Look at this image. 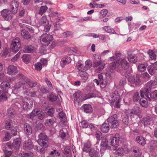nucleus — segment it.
I'll use <instances>...</instances> for the list:
<instances>
[{
	"instance_id": "nucleus-45",
	"label": "nucleus",
	"mask_w": 157,
	"mask_h": 157,
	"mask_svg": "<svg viewBox=\"0 0 157 157\" xmlns=\"http://www.w3.org/2000/svg\"><path fill=\"white\" fill-rule=\"evenodd\" d=\"M97 97L96 94L93 93H89L87 94H86L84 96V99L86 100L92 98H95Z\"/></svg>"
},
{
	"instance_id": "nucleus-15",
	"label": "nucleus",
	"mask_w": 157,
	"mask_h": 157,
	"mask_svg": "<svg viewBox=\"0 0 157 157\" xmlns=\"http://www.w3.org/2000/svg\"><path fill=\"white\" fill-rule=\"evenodd\" d=\"M24 133L27 135H31L32 132V126L28 123H25L24 125Z\"/></svg>"
},
{
	"instance_id": "nucleus-63",
	"label": "nucleus",
	"mask_w": 157,
	"mask_h": 157,
	"mask_svg": "<svg viewBox=\"0 0 157 157\" xmlns=\"http://www.w3.org/2000/svg\"><path fill=\"white\" fill-rule=\"evenodd\" d=\"M36 128L37 130H43L44 129V127L43 124L41 123H38L36 126Z\"/></svg>"
},
{
	"instance_id": "nucleus-13",
	"label": "nucleus",
	"mask_w": 157,
	"mask_h": 157,
	"mask_svg": "<svg viewBox=\"0 0 157 157\" xmlns=\"http://www.w3.org/2000/svg\"><path fill=\"white\" fill-rule=\"evenodd\" d=\"M131 151L136 157L140 156L142 154L141 149L136 146L132 147L131 149Z\"/></svg>"
},
{
	"instance_id": "nucleus-49",
	"label": "nucleus",
	"mask_w": 157,
	"mask_h": 157,
	"mask_svg": "<svg viewBox=\"0 0 157 157\" xmlns=\"http://www.w3.org/2000/svg\"><path fill=\"white\" fill-rule=\"evenodd\" d=\"M11 122L12 120L10 119H8L6 120L5 125L6 128L9 130L13 127L11 126Z\"/></svg>"
},
{
	"instance_id": "nucleus-35",
	"label": "nucleus",
	"mask_w": 157,
	"mask_h": 157,
	"mask_svg": "<svg viewBox=\"0 0 157 157\" xmlns=\"http://www.w3.org/2000/svg\"><path fill=\"white\" fill-rule=\"evenodd\" d=\"M102 29L107 33L113 34L116 33L115 30L111 28L110 26H104L102 27Z\"/></svg>"
},
{
	"instance_id": "nucleus-34",
	"label": "nucleus",
	"mask_w": 157,
	"mask_h": 157,
	"mask_svg": "<svg viewBox=\"0 0 157 157\" xmlns=\"http://www.w3.org/2000/svg\"><path fill=\"white\" fill-rule=\"evenodd\" d=\"M78 74L82 79L83 82H85L88 78V74L86 71H84V72H79Z\"/></svg>"
},
{
	"instance_id": "nucleus-36",
	"label": "nucleus",
	"mask_w": 157,
	"mask_h": 157,
	"mask_svg": "<svg viewBox=\"0 0 157 157\" xmlns=\"http://www.w3.org/2000/svg\"><path fill=\"white\" fill-rule=\"evenodd\" d=\"M150 99H148L149 101L151 100V98L155 100H157V90H155L149 94Z\"/></svg>"
},
{
	"instance_id": "nucleus-59",
	"label": "nucleus",
	"mask_w": 157,
	"mask_h": 157,
	"mask_svg": "<svg viewBox=\"0 0 157 157\" xmlns=\"http://www.w3.org/2000/svg\"><path fill=\"white\" fill-rule=\"evenodd\" d=\"M140 113V110H136V109L132 110L130 113L131 116H133L134 115H139Z\"/></svg>"
},
{
	"instance_id": "nucleus-2",
	"label": "nucleus",
	"mask_w": 157,
	"mask_h": 157,
	"mask_svg": "<svg viewBox=\"0 0 157 157\" xmlns=\"http://www.w3.org/2000/svg\"><path fill=\"white\" fill-rule=\"evenodd\" d=\"M155 82L151 80L148 82L145 86L144 88L141 89L140 91V95L141 97H144V95L148 99H150L149 94L151 91V90L155 87Z\"/></svg>"
},
{
	"instance_id": "nucleus-6",
	"label": "nucleus",
	"mask_w": 157,
	"mask_h": 157,
	"mask_svg": "<svg viewBox=\"0 0 157 157\" xmlns=\"http://www.w3.org/2000/svg\"><path fill=\"white\" fill-rule=\"evenodd\" d=\"M120 71L127 70L129 67V63L124 58H120L118 61Z\"/></svg>"
},
{
	"instance_id": "nucleus-52",
	"label": "nucleus",
	"mask_w": 157,
	"mask_h": 157,
	"mask_svg": "<svg viewBox=\"0 0 157 157\" xmlns=\"http://www.w3.org/2000/svg\"><path fill=\"white\" fill-rule=\"evenodd\" d=\"M88 123L85 120L82 121L80 123V127L83 128H87L88 127Z\"/></svg>"
},
{
	"instance_id": "nucleus-29",
	"label": "nucleus",
	"mask_w": 157,
	"mask_h": 157,
	"mask_svg": "<svg viewBox=\"0 0 157 157\" xmlns=\"http://www.w3.org/2000/svg\"><path fill=\"white\" fill-rule=\"evenodd\" d=\"M137 142L140 144L144 146L146 144L145 139L141 136H138L136 138Z\"/></svg>"
},
{
	"instance_id": "nucleus-39",
	"label": "nucleus",
	"mask_w": 157,
	"mask_h": 157,
	"mask_svg": "<svg viewBox=\"0 0 157 157\" xmlns=\"http://www.w3.org/2000/svg\"><path fill=\"white\" fill-rule=\"evenodd\" d=\"M108 81V79L106 77L104 78L101 81L102 82H100L101 88H105L107 84Z\"/></svg>"
},
{
	"instance_id": "nucleus-57",
	"label": "nucleus",
	"mask_w": 157,
	"mask_h": 157,
	"mask_svg": "<svg viewBox=\"0 0 157 157\" xmlns=\"http://www.w3.org/2000/svg\"><path fill=\"white\" fill-rule=\"evenodd\" d=\"M140 98L139 94L138 92L135 93L133 96V98L134 102H137Z\"/></svg>"
},
{
	"instance_id": "nucleus-14",
	"label": "nucleus",
	"mask_w": 157,
	"mask_h": 157,
	"mask_svg": "<svg viewBox=\"0 0 157 157\" xmlns=\"http://www.w3.org/2000/svg\"><path fill=\"white\" fill-rule=\"evenodd\" d=\"M81 109L87 113H91L93 111V108L90 104H84L82 106Z\"/></svg>"
},
{
	"instance_id": "nucleus-30",
	"label": "nucleus",
	"mask_w": 157,
	"mask_h": 157,
	"mask_svg": "<svg viewBox=\"0 0 157 157\" xmlns=\"http://www.w3.org/2000/svg\"><path fill=\"white\" fill-rule=\"evenodd\" d=\"M55 122V119L52 117L51 119H47L45 122V124L46 126H51L53 124H54Z\"/></svg>"
},
{
	"instance_id": "nucleus-61",
	"label": "nucleus",
	"mask_w": 157,
	"mask_h": 157,
	"mask_svg": "<svg viewBox=\"0 0 157 157\" xmlns=\"http://www.w3.org/2000/svg\"><path fill=\"white\" fill-rule=\"evenodd\" d=\"M40 90L41 93L44 94H46L50 92V90H49L44 87H42L40 89Z\"/></svg>"
},
{
	"instance_id": "nucleus-42",
	"label": "nucleus",
	"mask_w": 157,
	"mask_h": 157,
	"mask_svg": "<svg viewBox=\"0 0 157 157\" xmlns=\"http://www.w3.org/2000/svg\"><path fill=\"white\" fill-rule=\"evenodd\" d=\"M90 147L91 144L89 142H87L85 144L84 146L82 148V150L85 152H88L90 151L89 149Z\"/></svg>"
},
{
	"instance_id": "nucleus-38",
	"label": "nucleus",
	"mask_w": 157,
	"mask_h": 157,
	"mask_svg": "<svg viewBox=\"0 0 157 157\" xmlns=\"http://www.w3.org/2000/svg\"><path fill=\"white\" fill-rule=\"evenodd\" d=\"M7 112L8 116L9 117H13L16 114L15 110L12 108L8 109Z\"/></svg>"
},
{
	"instance_id": "nucleus-10",
	"label": "nucleus",
	"mask_w": 157,
	"mask_h": 157,
	"mask_svg": "<svg viewBox=\"0 0 157 157\" xmlns=\"http://www.w3.org/2000/svg\"><path fill=\"white\" fill-rule=\"evenodd\" d=\"M39 23L40 25L44 26V29L46 31H49L50 27L49 26H47L49 24V21L47 19L46 17L44 16L42 17L40 20Z\"/></svg>"
},
{
	"instance_id": "nucleus-51",
	"label": "nucleus",
	"mask_w": 157,
	"mask_h": 157,
	"mask_svg": "<svg viewBox=\"0 0 157 157\" xmlns=\"http://www.w3.org/2000/svg\"><path fill=\"white\" fill-rule=\"evenodd\" d=\"M147 68L149 73L151 75H154L155 73V70H157V69H155V68L154 64L152 67H150L149 66L147 67Z\"/></svg>"
},
{
	"instance_id": "nucleus-33",
	"label": "nucleus",
	"mask_w": 157,
	"mask_h": 157,
	"mask_svg": "<svg viewBox=\"0 0 157 157\" xmlns=\"http://www.w3.org/2000/svg\"><path fill=\"white\" fill-rule=\"evenodd\" d=\"M76 67L80 72H84L86 71V68L83 65L79 62L76 63Z\"/></svg>"
},
{
	"instance_id": "nucleus-5",
	"label": "nucleus",
	"mask_w": 157,
	"mask_h": 157,
	"mask_svg": "<svg viewBox=\"0 0 157 157\" xmlns=\"http://www.w3.org/2000/svg\"><path fill=\"white\" fill-rule=\"evenodd\" d=\"M22 101L23 107L24 110L28 111L32 108L33 102L30 99L27 97L23 98H22Z\"/></svg>"
},
{
	"instance_id": "nucleus-41",
	"label": "nucleus",
	"mask_w": 157,
	"mask_h": 157,
	"mask_svg": "<svg viewBox=\"0 0 157 157\" xmlns=\"http://www.w3.org/2000/svg\"><path fill=\"white\" fill-rule=\"evenodd\" d=\"M116 149V148L114 149L115 150ZM124 152V148L122 147H119L118 149H117L115 153L116 154L118 155L119 156H121Z\"/></svg>"
},
{
	"instance_id": "nucleus-56",
	"label": "nucleus",
	"mask_w": 157,
	"mask_h": 157,
	"mask_svg": "<svg viewBox=\"0 0 157 157\" xmlns=\"http://www.w3.org/2000/svg\"><path fill=\"white\" fill-rule=\"evenodd\" d=\"M10 129L11 130V134L12 136H15L17 135V128L13 127Z\"/></svg>"
},
{
	"instance_id": "nucleus-23",
	"label": "nucleus",
	"mask_w": 157,
	"mask_h": 157,
	"mask_svg": "<svg viewBox=\"0 0 157 157\" xmlns=\"http://www.w3.org/2000/svg\"><path fill=\"white\" fill-rule=\"evenodd\" d=\"M7 91L0 90V101H5L7 99Z\"/></svg>"
},
{
	"instance_id": "nucleus-48",
	"label": "nucleus",
	"mask_w": 157,
	"mask_h": 157,
	"mask_svg": "<svg viewBox=\"0 0 157 157\" xmlns=\"http://www.w3.org/2000/svg\"><path fill=\"white\" fill-rule=\"evenodd\" d=\"M25 82L24 81H20L16 83L14 85L16 89H18L22 87L24 88V86L25 85Z\"/></svg>"
},
{
	"instance_id": "nucleus-46",
	"label": "nucleus",
	"mask_w": 157,
	"mask_h": 157,
	"mask_svg": "<svg viewBox=\"0 0 157 157\" xmlns=\"http://www.w3.org/2000/svg\"><path fill=\"white\" fill-rule=\"evenodd\" d=\"M129 121V118L128 116H126L122 118V124L125 126H127Z\"/></svg>"
},
{
	"instance_id": "nucleus-44",
	"label": "nucleus",
	"mask_w": 157,
	"mask_h": 157,
	"mask_svg": "<svg viewBox=\"0 0 157 157\" xmlns=\"http://www.w3.org/2000/svg\"><path fill=\"white\" fill-rule=\"evenodd\" d=\"M119 141L116 138H112L111 140V145L116 148L118 146Z\"/></svg>"
},
{
	"instance_id": "nucleus-47",
	"label": "nucleus",
	"mask_w": 157,
	"mask_h": 157,
	"mask_svg": "<svg viewBox=\"0 0 157 157\" xmlns=\"http://www.w3.org/2000/svg\"><path fill=\"white\" fill-rule=\"evenodd\" d=\"M149 55L150 57L152 59H156V56L153 50L149 49L147 52Z\"/></svg>"
},
{
	"instance_id": "nucleus-7",
	"label": "nucleus",
	"mask_w": 157,
	"mask_h": 157,
	"mask_svg": "<svg viewBox=\"0 0 157 157\" xmlns=\"http://www.w3.org/2000/svg\"><path fill=\"white\" fill-rule=\"evenodd\" d=\"M8 9H4L1 12L2 16L6 21H10L12 19L13 15Z\"/></svg>"
},
{
	"instance_id": "nucleus-16",
	"label": "nucleus",
	"mask_w": 157,
	"mask_h": 157,
	"mask_svg": "<svg viewBox=\"0 0 157 157\" xmlns=\"http://www.w3.org/2000/svg\"><path fill=\"white\" fill-rule=\"evenodd\" d=\"M17 68L13 65H10L8 67L7 73L9 75H15L17 73Z\"/></svg>"
},
{
	"instance_id": "nucleus-11",
	"label": "nucleus",
	"mask_w": 157,
	"mask_h": 157,
	"mask_svg": "<svg viewBox=\"0 0 157 157\" xmlns=\"http://www.w3.org/2000/svg\"><path fill=\"white\" fill-rule=\"evenodd\" d=\"M19 3L16 0L12 1L10 3V12L12 13L15 14L18 10Z\"/></svg>"
},
{
	"instance_id": "nucleus-31",
	"label": "nucleus",
	"mask_w": 157,
	"mask_h": 157,
	"mask_svg": "<svg viewBox=\"0 0 157 157\" xmlns=\"http://www.w3.org/2000/svg\"><path fill=\"white\" fill-rule=\"evenodd\" d=\"M0 87L4 91H7L8 89L10 87V84L6 82H2L0 85Z\"/></svg>"
},
{
	"instance_id": "nucleus-8",
	"label": "nucleus",
	"mask_w": 157,
	"mask_h": 157,
	"mask_svg": "<svg viewBox=\"0 0 157 157\" xmlns=\"http://www.w3.org/2000/svg\"><path fill=\"white\" fill-rule=\"evenodd\" d=\"M21 46L19 40H13L11 44L10 49L12 52L16 53L19 50Z\"/></svg>"
},
{
	"instance_id": "nucleus-18",
	"label": "nucleus",
	"mask_w": 157,
	"mask_h": 157,
	"mask_svg": "<svg viewBox=\"0 0 157 157\" xmlns=\"http://www.w3.org/2000/svg\"><path fill=\"white\" fill-rule=\"evenodd\" d=\"M108 143L109 141L107 139L102 140L101 143V147L100 149L101 151L102 150L105 151L107 149L109 150L110 149V147L108 145Z\"/></svg>"
},
{
	"instance_id": "nucleus-62",
	"label": "nucleus",
	"mask_w": 157,
	"mask_h": 157,
	"mask_svg": "<svg viewBox=\"0 0 157 157\" xmlns=\"http://www.w3.org/2000/svg\"><path fill=\"white\" fill-rule=\"evenodd\" d=\"M22 58L23 61L25 63H28L29 62V57L27 56V55H23Z\"/></svg>"
},
{
	"instance_id": "nucleus-40",
	"label": "nucleus",
	"mask_w": 157,
	"mask_h": 157,
	"mask_svg": "<svg viewBox=\"0 0 157 157\" xmlns=\"http://www.w3.org/2000/svg\"><path fill=\"white\" fill-rule=\"evenodd\" d=\"M147 63L140 64L138 66V69L140 72H143L145 70L147 66Z\"/></svg>"
},
{
	"instance_id": "nucleus-17",
	"label": "nucleus",
	"mask_w": 157,
	"mask_h": 157,
	"mask_svg": "<svg viewBox=\"0 0 157 157\" xmlns=\"http://www.w3.org/2000/svg\"><path fill=\"white\" fill-rule=\"evenodd\" d=\"M33 147L32 142L30 139H28L27 141L24 142L23 145V149L25 150H28Z\"/></svg>"
},
{
	"instance_id": "nucleus-60",
	"label": "nucleus",
	"mask_w": 157,
	"mask_h": 157,
	"mask_svg": "<svg viewBox=\"0 0 157 157\" xmlns=\"http://www.w3.org/2000/svg\"><path fill=\"white\" fill-rule=\"evenodd\" d=\"M11 139L10 134L9 132H6L5 134V137L3 138L4 141H9Z\"/></svg>"
},
{
	"instance_id": "nucleus-9",
	"label": "nucleus",
	"mask_w": 157,
	"mask_h": 157,
	"mask_svg": "<svg viewBox=\"0 0 157 157\" xmlns=\"http://www.w3.org/2000/svg\"><path fill=\"white\" fill-rule=\"evenodd\" d=\"M144 127H148L154 124L153 117L150 115H147L144 118Z\"/></svg>"
},
{
	"instance_id": "nucleus-28",
	"label": "nucleus",
	"mask_w": 157,
	"mask_h": 157,
	"mask_svg": "<svg viewBox=\"0 0 157 157\" xmlns=\"http://www.w3.org/2000/svg\"><path fill=\"white\" fill-rule=\"evenodd\" d=\"M141 98L139 100V102L141 106L144 107H147L148 106V102L147 101V98L141 97Z\"/></svg>"
},
{
	"instance_id": "nucleus-20",
	"label": "nucleus",
	"mask_w": 157,
	"mask_h": 157,
	"mask_svg": "<svg viewBox=\"0 0 157 157\" xmlns=\"http://www.w3.org/2000/svg\"><path fill=\"white\" fill-rule=\"evenodd\" d=\"M23 51L25 53H32L34 51V47L32 45H25L23 48Z\"/></svg>"
},
{
	"instance_id": "nucleus-1",
	"label": "nucleus",
	"mask_w": 157,
	"mask_h": 157,
	"mask_svg": "<svg viewBox=\"0 0 157 157\" xmlns=\"http://www.w3.org/2000/svg\"><path fill=\"white\" fill-rule=\"evenodd\" d=\"M116 115L109 117L107 120V122L105 121L101 127V131L104 133H107L108 132L110 127L115 128L119 125L117 120L116 119Z\"/></svg>"
},
{
	"instance_id": "nucleus-50",
	"label": "nucleus",
	"mask_w": 157,
	"mask_h": 157,
	"mask_svg": "<svg viewBox=\"0 0 157 157\" xmlns=\"http://www.w3.org/2000/svg\"><path fill=\"white\" fill-rule=\"evenodd\" d=\"M55 112L54 109L52 108H51L48 109L47 110H46V114L48 116L52 117Z\"/></svg>"
},
{
	"instance_id": "nucleus-3",
	"label": "nucleus",
	"mask_w": 157,
	"mask_h": 157,
	"mask_svg": "<svg viewBox=\"0 0 157 157\" xmlns=\"http://www.w3.org/2000/svg\"><path fill=\"white\" fill-rule=\"evenodd\" d=\"M39 139L37 142L42 147L46 148L48 146V138L47 136L44 133H41L38 135Z\"/></svg>"
},
{
	"instance_id": "nucleus-21",
	"label": "nucleus",
	"mask_w": 157,
	"mask_h": 157,
	"mask_svg": "<svg viewBox=\"0 0 157 157\" xmlns=\"http://www.w3.org/2000/svg\"><path fill=\"white\" fill-rule=\"evenodd\" d=\"M71 59L69 57H67L65 58H63L61 59L60 65L61 66L62 68L64 67L67 64H68L71 63Z\"/></svg>"
},
{
	"instance_id": "nucleus-26",
	"label": "nucleus",
	"mask_w": 157,
	"mask_h": 157,
	"mask_svg": "<svg viewBox=\"0 0 157 157\" xmlns=\"http://www.w3.org/2000/svg\"><path fill=\"white\" fill-rule=\"evenodd\" d=\"M134 76L135 77V79L134 80V81L135 82L134 85L137 86L140 84H141L140 75L139 74H136V75H134Z\"/></svg>"
},
{
	"instance_id": "nucleus-19",
	"label": "nucleus",
	"mask_w": 157,
	"mask_h": 157,
	"mask_svg": "<svg viewBox=\"0 0 157 157\" xmlns=\"http://www.w3.org/2000/svg\"><path fill=\"white\" fill-rule=\"evenodd\" d=\"M21 141V139L19 138H17L13 140V146L15 149L17 150L19 148Z\"/></svg>"
},
{
	"instance_id": "nucleus-37",
	"label": "nucleus",
	"mask_w": 157,
	"mask_h": 157,
	"mask_svg": "<svg viewBox=\"0 0 157 157\" xmlns=\"http://www.w3.org/2000/svg\"><path fill=\"white\" fill-rule=\"evenodd\" d=\"M49 100L51 102H54L58 98V97L56 95L51 93L48 97Z\"/></svg>"
},
{
	"instance_id": "nucleus-43",
	"label": "nucleus",
	"mask_w": 157,
	"mask_h": 157,
	"mask_svg": "<svg viewBox=\"0 0 157 157\" xmlns=\"http://www.w3.org/2000/svg\"><path fill=\"white\" fill-rule=\"evenodd\" d=\"M71 150L68 147H66L64 151V154L67 157H71Z\"/></svg>"
},
{
	"instance_id": "nucleus-27",
	"label": "nucleus",
	"mask_w": 157,
	"mask_h": 157,
	"mask_svg": "<svg viewBox=\"0 0 157 157\" xmlns=\"http://www.w3.org/2000/svg\"><path fill=\"white\" fill-rule=\"evenodd\" d=\"M25 82L26 84L31 88L35 87L37 85V82L36 81H31L29 78H27Z\"/></svg>"
},
{
	"instance_id": "nucleus-53",
	"label": "nucleus",
	"mask_w": 157,
	"mask_h": 157,
	"mask_svg": "<svg viewBox=\"0 0 157 157\" xmlns=\"http://www.w3.org/2000/svg\"><path fill=\"white\" fill-rule=\"evenodd\" d=\"M47 9L48 7L46 6H41L40 8V10L38 13L39 14L42 15L45 12Z\"/></svg>"
},
{
	"instance_id": "nucleus-12",
	"label": "nucleus",
	"mask_w": 157,
	"mask_h": 157,
	"mask_svg": "<svg viewBox=\"0 0 157 157\" xmlns=\"http://www.w3.org/2000/svg\"><path fill=\"white\" fill-rule=\"evenodd\" d=\"M112 98L111 100H109V102L112 105H113L116 100L121 99L120 98V96L118 92L117 91H114L110 95Z\"/></svg>"
},
{
	"instance_id": "nucleus-54",
	"label": "nucleus",
	"mask_w": 157,
	"mask_h": 157,
	"mask_svg": "<svg viewBox=\"0 0 157 157\" xmlns=\"http://www.w3.org/2000/svg\"><path fill=\"white\" fill-rule=\"evenodd\" d=\"M92 66V62L91 60H87L85 62V66L86 70L90 69Z\"/></svg>"
},
{
	"instance_id": "nucleus-32",
	"label": "nucleus",
	"mask_w": 157,
	"mask_h": 157,
	"mask_svg": "<svg viewBox=\"0 0 157 157\" xmlns=\"http://www.w3.org/2000/svg\"><path fill=\"white\" fill-rule=\"evenodd\" d=\"M135 76L134 75H128V84L130 85L131 86H135L134 85L135 82L134 81V80L135 79Z\"/></svg>"
},
{
	"instance_id": "nucleus-64",
	"label": "nucleus",
	"mask_w": 157,
	"mask_h": 157,
	"mask_svg": "<svg viewBox=\"0 0 157 157\" xmlns=\"http://www.w3.org/2000/svg\"><path fill=\"white\" fill-rule=\"evenodd\" d=\"M33 153L32 152L30 151L24 154L21 157H32Z\"/></svg>"
},
{
	"instance_id": "nucleus-25",
	"label": "nucleus",
	"mask_w": 157,
	"mask_h": 157,
	"mask_svg": "<svg viewBox=\"0 0 157 157\" xmlns=\"http://www.w3.org/2000/svg\"><path fill=\"white\" fill-rule=\"evenodd\" d=\"M89 152V155L91 157H98L99 152L95 150L94 149L91 148Z\"/></svg>"
},
{
	"instance_id": "nucleus-58",
	"label": "nucleus",
	"mask_w": 157,
	"mask_h": 157,
	"mask_svg": "<svg viewBox=\"0 0 157 157\" xmlns=\"http://www.w3.org/2000/svg\"><path fill=\"white\" fill-rule=\"evenodd\" d=\"M35 67L36 70L40 71L42 68V64L40 63H36L35 64Z\"/></svg>"
},
{
	"instance_id": "nucleus-24",
	"label": "nucleus",
	"mask_w": 157,
	"mask_h": 157,
	"mask_svg": "<svg viewBox=\"0 0 157 157\" xmlns=\"http://www.w3.org/2000/svg\"><path fill=\"white\" fill-rule=\"evenodd\" d=\"M128 59L129 61L133 63H136L137 60L135 55L131 53L128 54Z\"/></svg>"
},
{
	"instance_id": "nucleus-22",
	"label": "nucleus",
	"mask_w": 157,
	"mask_h": 157,
	"mask_svg": "<svg viewBox=\"0 0 157 157\" xmlns=\"http://www.w3.org/2000/svg\"><path fill=\"white\" fill-rule=\"evenodd\" d=\"M21 34L23 38L26 40L30 39L32 37L29 32L25 29L21 30Z\"/></svg>"
},
{
	"instance_id": "nucleus-55",
	"label": "nucleus",
	"mask_w": 157,
	"mask_h": 157,
	"mask_svg": "<svg viewBox=\"0 0 157 157\" xmlns=\"http://www.w3.org/2000/svg\"><path fill=\"white\" fill-rule=\"evenodd\" d=\"M25 28L27 29L31 33H34L35 32V29L36 28V27L34 26L32 27V26L26 25H25Z\"/></svg>"
},
{
	"instance_id": "nucleus-4",
	"label": "nucleus",
	"mask_w": 157,
	"mask_h": 157,
	"mask_svg": "<svg viewBox=\"0 0 157 157\" xmlns=\"http://www.w3.org/2000/svg\"><path fill=\"white\" fill-rule=\"evenodd\" d=\"M53 39V37L52 35L47 33L43 34L40 37V40L42 42V44L44 46H48Z\"/></svg>"
}]
</instances>
